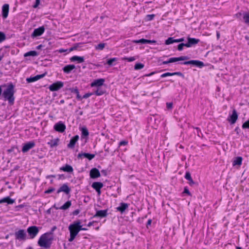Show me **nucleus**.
Listing matches in <instances>:
<instances>
[{"instance_id":"f257e3e1","label":"nucleus","mask_w":249,"mask_h":249,"mask_svg":"<svg viewBox=\"0 0 249 249\" xmlns=\"http://www.w3.org/2000/svg\"><path fill=\"white\" fill-rule=\"evenodd\" d=\"M2 87L5 88L3 91V97L4 98L5 100H8L11 105L13 104L15 100L14 97L15 91L13 85L12 84H9L3 86Z\"/></svg>"},{"instance_id":"f03ea898","label":"nucleus","mask_w":249,"mask_h":249,"mask_svg":"<svg viewBox=\"0 0 249 249\" xmlns=\"http://www.w3.org/2000/svg\"><path fill=\"white\" fill-rule=\"evenodd\" d=\"M81 222L80 220L74 221L69 227L70 232V238L69 239L70 242L72 241L77 235L78 233L82 229Z\"/></svg>"},{"instance_id":"7ed1b4c3","label":"nucleus","mask_w":249,"mask_h":249,"mask_svg":"<svg viewBox=\"0 0 249 249\" xmlns=\"http://www.w3.org/2000/svg\"><path fill=\"white\" fill-rule=\"evenodd\" d=\"M51 240L49 235L45 234L40 237L38 241V244L41 247L48 248L50 246Z\"/></svg>"},{"instance_id":"20e7f679","label":"nucleus","mask_w":249,"mask_h":249,"mask_svg":"<svg viewBox=\"0 0 249 249\" xmlns=\"http://www.w3.org/2000/svg\"><path fill=\"white\" fill-rule=\"evenodd\" d=\"M64 84L62 82L57 81L53 83L49 87V89L52 91H57L63 87Z\"/></svg>"},{"instance_id":"39448f33","label":"nucleus","mask_w":249,"mask_h":249,"mask_svg":"<svg viewBox=\"0 0 249 249\" xmlns=\"http://www.w3.org/2000/svg\"><path fill=\"white\" fill-rule=\"evenodd\" d=\"M27 231L31 236V238H34L38 233L39 230L36 226H31L28 228Z\"/></svg>"},{"instance_id":"423d86ee","label":"nucleus","mask_w":249,"mask_h":249,"mask_svg":"<svg viewBox=\"0 0 249 249\" xmlns=\"http://www.w3.org/2000/svg\"><path fill=\"white\" fill-rule=\"evenodd\" d=\"M186 59H188V58L186 56H181L179 57L171 58L169 59L168 61H163L162 63L163 64H167L170 63H173L178 61L185 60Z\"/></svg>"},{"instance_id":"0eeeda50","label":"nucleus","mask_w":249,"mask_h":249,"mask_svg":"<svg viewBox=\"0 0 249 249\" xmlns=\"http://www.w3.org/2000/svg\"><path fill=\"white\" fill-rule=\"evenodd\" d=\"M35 143L34 142H30L28 143H25L22 147V151L24 153L28 151L30 149L34 147Z\"/></svg>"},{"instance_id":"6e6552de","label":"nucleus","mask_w":249,"mask_h":249,"mask_svg":"<svg viewBox=\"0 0 249 249\" xmlns=\"http://www.w3.org/2000/svg\"><path fill=\"white\" fill-rule=\"evenodd\" d=\"M54 129L59 132H63L65 129L66 126L64 124L62 123H57L54 126Z\"/></svg>"},{"instance_id":"1a4fd4ad","label":"nucleus","mask_w":249,"mask_h":249,"mask_svg":"<svg viewBox=\"0 0 249 249\" xmlns=\"http://www.w3.org/2000/svg\"><path fill=\"white\" fill-rule=\"evenodd\" d=\"M103 186V184L101 182H93L92 184V187L96 190V191L98 192V195H100L101 191L100 189L102 188Z\"/></svg>"},{"instance_id":"9d476101","label":"nucleus","mask_w":249,"mask_h":249,"mask_svg":"<svg viewBox=\"0 0 249 249\" xmlns=\"http://www.w3.org/2000/svg\"><path fill=\"white\" fill-rule=\"evenodd\" d=\"M44 30L45 29L44 27H40L37 29H35L32 36L33 37L40 36L44 33Z\"/></svg>"},{"instance_id":"9b49d317","label":"nucleus","mask_w":249,"mask_h":249,"mask_svg":"<svg viewBox=\"0 0 249 249\" xmlns=\"http://www.w3.org/2000/svg\"><path fill=\"white\" fill-rule=\"evenodd\" d=\"M105 82V80L104 79H99L95 80L94 82L91 83V87H100L103 85Z\"/></svg>"},{"instance_id":"f8f14e48","label":"nucleus","mask_w":249,"mask_h":249,"mask_svg":"<svg viewBox=\"0 0 249 249\" xmlns=\"http://www.w3.org/2000/svg\"><path fill=\"white\" fill-rule=\"evenodd\" d=\"M90 176L91 178H96L100 177V174L98 169L93 168L90 170Z\"/></svg>"},{"instance_id":"ddd939ff","label":"nucleus","mask_w":249,"mask_h":249,"mask_svg":"<svg viewBox=\"0 0 249 249\" xmlns=\"http://www.w3.org/2000/svg\"><path fill=\"white\" fill-rule=\"evenodd\" d=\"M9 6L7 4H5L2 6V17L5 18L7 17L9 12Z\"/></svg>"},{"instance_id":"4468645a","label":"nucleus","mask_w":249,"mask_h":249,"mask_svg":"<svg viewBox=\"0 0 249 249\" xmlns=\"http://www.w3.org/2000/svg\"><path fill=\"white\" fill-rule=\"evenodd\" d=\"M16 236L18 239L24 240L25 238V233L23 230H19L16 233Z\"/></svg>"},{"instance_id":"2eb2a0df","label":"nucleus","mask_w":249,"mask_h":249,"mask_svg":"<svg viewBox=\"0 0 249 249\" xmlns=\"http://www.w3.org/2000/svg\"><path fill=\"white\" fill-rule=\"evenodd\" d=\"M184 64H193V65H195L199 66L200 67H201L204 66L203 62H202L201 61H197V60H191L189 61L185 62H184Z\"/></svg>"},{"instance_id":"dca6fc26","label":"nucleus","mask_w":249,"mask_h":249,"mask_svg":"<svg viewBox=\"0 0 249 249\" xmlns=\"http://www.w3.org/2000/svg\"><path fill=\"white\" fill-rule=\"evenodd\" d=\"M79 139V136L78 135H76L73 138H72L68 145V147L69 148H73L75 144V143L77 142Z\"/></svg>"},{"instance_id":"f3484780","label":"nucleus","mask_w":249,"mask_h":249,"mask_svg":"<svg viewBox=\"0 0 249 249\" xmlns=\"http://www.w3.org/2000/svg\"><path fill=\"white\" fill-rule=\"evenodd\" d=\"M238 117V115L236 111L235 110H233L232 115L230 116V119H229V121L231 122V124H234L236 122Z\"/></svg>"},{"instance_id":"a211bd4d","label":"nucleus","mask_w":249,"mask_h":249,"mask_svg":"<svg viewBox=\"0 0 249 249\" xmlns=\"http://www.w3.org/2000/svg\"><path fill=\"white\" fill-rule=\"evenodd\" d=\"M107 210L98 211L94 215V217H105L107 216Z\"/></svg>"},{"instance_id":"6ab92c4d","label":"nucleus","mask_w":249,"mask_h":249,"mask_svg":"<svg viewBox=\"0 0 249 249\" xmlns=\"http://www.w3.org/2000/svg\"><path fill=\"white\" fill-rule=\"evenodd\" d=\"M70 189L68 186L65 184L63 185L58 190L57 193H59L60 192H64L66 194H68L70 192Z\"/></svg>"},{"instance_id":"aec40b11","label":"nucleus","mask_w":249,"mask_h":249,"mask_svg":"<svg viewBox=\"0 0 249 249\" xmlns=\"http://www.w3.org/2000/svg\"><path fill=\"white\" fill-rule=\"evenodd\" d=\"M15 200L11 199L9 197H7L0 200V203H7L8 204H13Z\"/></svg>"},{"instance_id":"412c9836","label":"nucleus","mask_w":249,"mask_h":249,"mask_svg":"<svg viewBox=\"0 0 249 249\" xmlns=\"http://www.w3.org/2000/svg\"><path fill=\"white\" fill-rule=\"evenodd\" d=\"M242 158L240 157L236 158L233 161V166L238 165L240 166L242 163Z\"/></svg>"},{"instance_id":"4be33fe9","label":"nucleus","mask_w":249,"mask_h":249,"mask_svg":"<svg viewBox=\"0 0 249 249\" xmlns=\"http://www.w3.org/2000/svg\"><path fill=\"white\" fill-rule=\"evenodd\" d=\"M70 60L71 61H77L78 63H82L84 61V58L83 57L78 56H73L71 58Z\"/></svg>"},{"instance_id":"5701e85b","label":"nucleus","mask_w":249,"mask_h":249,"mask_svg":"<svg viewBox=\"0 0 249 249\" xmlns=\"http://www.w3.org/2000/svg\"><path fill=\"white\" fill-rule=\"evenodd\" d=\"M74 68H75L74 65H67L63 68V71L65 73H68L71 71L72 70H73Z\"/></svg>"},{"instance_id":"b1692460","label":"nucleus","mask_w":249,"mask_h":249,"mask_svg":"<svg viewBox=\"0 0 249 249\" xmlns=\"http://www.w3.org/2000/svg\"><path fill=\"white\" fill-rule=\"evenodd\" d=\"M44 76V75H36L35 77H31V78H28L27 79V81L30 83V82H35L36 81H37L38 80V79H39L40 78H42Z\"/></svg>"},{"instance_id":"393cba45","label":"nucleus","mask_w":249,"mask_h":249,"mask_svg":"<svg viewBox=\"0 0 249 249\" xmlns=\"http://www.w3.org/2000/svg\"><path fill=\"white\" fill-rule=\"evenodd\" d=\"M128 206L127 204L122 203L120 207L117 208V210L123 213L127 208Z\"/></svg>"},{"instance_id":"a878e982","label":"nucleus","mask_w":249,"mask_h":249,"mask_svg":"<svg viewBox=\"0 0 249 249\" xmlns=\"http://www.w3.org/2000/svg\"><path fill=\"white\" fill-rule=\"evenodd\" d=\"M181 75V73L179 72H174V73L167 72V73L162 74L161 75V77L163 78V77H165L168 76H172V75Z\"/></svg>"},{"instance_id":"bb28decb","label":"nucleus","mask_w":249,"mask_h":249,"mask_svg":"<svg viewBox=\"0 0 249 249\" xmlns=\"http://www.w3.org/2000/svg\"><path fill=\"white\" fill-rule=\"evenodd\" d=\"M58 142L59 139H56L51 140L50 142H48V144L50 145L51 147H53L58 145Z\"/></svg>"},{"instance_id":"cd10ccee","label":"nucleus","mask_w":249,"mask_h":249,"mask_svg":"<svg viewBox=\"0 0 249 249\" xmlns=\"http://www.w3.org/2000/svg\"><path fill=\"white\" fill-rule=\"evenodd\" d=\"M60 169L65 172H71L73 171L72 167L69 165H67L65 167L61 168Z\"/></svg>"},{"instance_id":"c85d7f7f","label":"nucleus","mask_w":249,"mask_h":249,"mask_svg":"<svg viewBox=\"0 0 249 249\" xmlns=\"http://www.w3.org/2000/svg\"><path fill=\"white\" fill-rule=\"evenodd\" d=\"M188 40L189 41L191 46L196 44L199 41V39L190 37L188 38Z\"/></svg>"},{"instance_id":"c756f323","label":"nucleus","mask_w":249,"mask_h":249,"mask_svg":"<svg viewBox=\"0 0 249 249\" xmlns=\"http://www.w3.org/2000/svg\"><path fill=\"white\" fill-rule=\"evenodd\" d=\"M139 43H155L156 42L155 40H147L145 39H141L139 40Z\"/></svg>"},{"instance_id":"7c9ffc66","label":"nucleus","mask_w":249,"mask_h":249,"mask_svg":"<svg viewBox=\"0 0 249 249\" xmlns=\"http://www.w3.org/2000/svg\"><path fill=\"white\" fill-rule=\"evenodd\" d=\"M37 55V52L36 51H30V52L25 53L24 54V56L25 57H27L29 56H36Z\"/></svg>"},{"instance_id":"2f4dec72","label":"nucleus","mask_w":249,"mask_h":249,"mask_svg":"<svg viewBox=\"0 0 249 249\" xmlns=\"http://www.w3.org/2000/svg\"><path fill=\"white\" fill-rule=\"evenodd\" d=\"M71 205V202L70 201H67L65 203L61 208V209L62 210H67L68 209Z\"/></svg>"},{"instance_id":"473e14b6","label":"nucleus","mask_w":249,"mask_h":249,"mask_svg":"<svg viewBox=\"0 0 249 249\" xmlns=\"http://www.w3.org/2000/svg\"><path fill=\"white\" fill-rule=\"evenodd\" d=\"M82 43H77L73 45L72 47L70 49V52L73 51L74 50H76L78 48L82 47Z\"/></svg>"},{"instance_id":"72a5a7b5","label":"nucleus","mask_w":249,"mask_h":249,"mask_svg":"<svg viewBox=\"0 0 249 249\" xmlns=\"http://www.w3.org/2000/svg\"><path fill=\"white\" fill-rule=\"evenodd\" d=\"M176 39H173V37H169L165 41V44L166 45H169L171 44H172L173 43H176Z\"/></svg>"},{"instance_id":"f704fd0d","label":"nucleus","mask_w":249,"mask_h":249,"mask_svg":"<svg viewBox=\"0 0 249 249\" xmlns=\"http://www.w3.org/2000/svg\"><path fill=\"white\" fill-rule=\"evenodd\" d=\"M243 18L246 23H249V12H246L243 14Z\"/></svg>"},{"instance_id":"c9c22d12","label":"nucleus","mask_w":249,"mask_h":249,"mask_svg":"<svg viewBox=\"0 0 249 249\" xmlns=\"http://www.w3.org/2000/svg\"><path fill=\"white\" fill-rule=\"evenodd\" d=\"M82 136L87 137L89 135V132L88 129L86 127H83L81 128Z\"/></svg>"},{"instance_id":"e433bc0d","label":"nucleus","mask_w":249,"mask_h":249,"mask_svg":"<svg viewBox=\"0 0 249 249\" xmlns=\"http://www.w3.org/2000/svg\"><path fill=\"white\" fill-rule=\"evenodd\" d=\"M106 44L101 43L95 47L96 50H102L105 47Z\"/></svg>"},{"instance_id":"4c0bfd02","label":"nucleus","mask_w":249,"mask_h":249,"mask_svg":"<svg viewBox=\"0 0 249 249\" xmlns=\"http://www.w3.org/2000/svg\"><path fill=\"white\" fill-rule=\"evenodd\" d=\"M144 67V65L141 63H137L135 65V70H140Z\"/></svg>"},{"instance_id":"58836bf2","label":"nucleus","mask_w":249,"mask_h":249,"mask_svg":"<svg viewBox=\"0 0 249 249\" xmlns=\"http://www.w3.org/2000/svg\"><path fill=\"white\" fill-rule=\"evenodd\" d=\"M83 155L85 158H88L89 160L92 159L94 157V155H91L88 153H84Z\"/></svg>"},{"instance_id":"ea45409f","label":"nucleus","mask_w":249,"mask_h":249,"mask_svg":"<svg viewBox=\"0 0 249 249\" xmlns=\"http://www.w3.org/2000/svg\"><path fill=\"white\" fill-rule=\"evenodd\" d=\"M185 178L190 181H192V183H194V182L191 178V174L189 172L186 173L185 175Z\"/></svg>"},{"instance_id":"a19ab883","label":"nucleus","mask_w":249,"mask_h":249,"mask_svg":"<svg viewBox=\"0 0 249 249\" xmlns=\"http://www.w3.org/2000/svg\"><path fill=\"white\" fill-rule=\"evenodd\" d=\"M95 93L97 96H100L104 93V91L101 90L100 89H98L95 91Z\"/></svg>"},{"instance_id":"79ce46f5","label":"nucleus","mask_w":249,"mask_h":249,"mask_svg":"<svg viewBox=\"0 0 249 249\" xmlns=\"http://www.w3.org/2000/svg\"><path fill=\"white\" fill-rule=\"evenodd\" d=\"M155 17V15H148L146 17V18L147 20L150 21L153 19V18Z\"/></svg>"},{"instance_id":"37998d69","label":"nucleus","mask_w":249,"mask_h":249,"mask_svg":"<svg viewBox=\"0 0 249 249\" xmlns=\"http://www.w3.org/2000/svg\"><path fill=\"white\" fill-rule=\"evenodd\" d=\"M242 127L244 128H249V120L244 123Z\"/></svg>"},{"instance_id":"c03bdc74","label":"nucleus","mask_w":249,"mask_h":249,"mask_svg":"<svg viewBox=\"0 0 249 249\" xmlns=\"http://www.w3.org/2000/svg\"><path fill=\"white\" fill-rule=\"evenodd\" d=\"M5 38V35L3 33L0 32V42L4 40Z\"/></svg>"},{"instance_id":"a18cd8bd","label":"nucleus","mask_w":249,"mask_h":249,"mask_svg":"<svg viewBox=\"0 0 249 249\" xmlns=\"http://www.w3.org/2000/svg\"><path fill=\"white\" fill-rule=\"evenodd\" d=\"M124 59L127 60L129 62H131L134 61L136 58L134 57H130L124 58Z\"/></svg>"},{"instance_id":"49530a36","label":"nucleus","mask_w":249,"mask_h":249,"mask_svg":"<svg viewBox=\"0 0 249 249\" xmlns=\"http://www.w3.org/2000/svg\"><path fill=\"white\" fill-rule=\"evenodd\" d=\"M116 61V58H111V59H109L108 61H107V64L109 65H111L112 64V63L115 61Z\"/></svg>"},{"instance_id":"de8ad7c7","label":"nucleus","mask_w":249,"mask_h":249,"mask_svg":"<svg viewBox=\"0 0 249 249\" xmlns=\"http://www.w3.org/2000/svg\"><path fill=\"white\" fill-rule=\"evenodd\" d=\"M173 104L172 103H167L166 107L168 109H171L172 108Z\"/></svg>"},{"instance_id":"09e8293b","label":"nucleus","mask_w":249,"mask_h":249,"mask_svg":"<svg viewBox=\"0 0 249 249\" xmlns=\"http://www.w3.org/2000/svg\"><path fill=\"white\" fill-rule=\"evenodd\" d=\"M183 47H184V43H181L178 45V49L179 51H181Z\"/></svg>"},{"instance_id":"8fccbe9b","label":"nucleus","mask_w":249,"mask_h":249,"mask_svg":"<svg viewBox=\"0 0 249 249\" xmlns=\"http://www.w3.org/2000/svg\"><path fill=\"white\" fill-rule=\"evenodd\" d=\"M92 95V93H87L83 96L84 98H88Z\"/></svg>"},{"instance_id":"3c124183","label":"nucleus","mask_w":249,"mask_h":249,"mask_svg":"<svg viewBox=\"0 0 249 249\" xmlns=\"http://www.w3.org/2000/svg\"><path fill=\"white\" fill-rule=\"evenodd\" d=\"M40 3V0H36V4L34 5V7L36 8Z\"/></svg>"},{"instance_id":"603ef678","label":"nucleus","mask_w":249,"mask_h":249,"mask_svg":"<svg viewBox=\"0 0 249 249\" xmlns=\"http://www.w3.org/2000/svg\"><path fill=\"white\" fill-rule=\"evenodd\" d=\"M53 191H54V189L51 188V189H48V190L46 191H45V193H46V194H50V193L53 192Z\"/></svg>"},{"instance_id":"864d4df0","label":"nucleus","mask_w":249,"mask_h":249,"mask_svg":"<svg viewBox=\"0 0 249 249\" xmlns=\"http://www.w3.org/2000/svg\"><path fill=\"white\" fill-rule=\"evenodd\" d=\"M128 142L127 141H122L120 143V145H125L127 144Z\"/></svg>"},{"instance_id":"5fc2aeb1","label":"nucleus","mask_w":249,"mask_h":249,"mask_svg":"<svg viewBox=\"0 0 249 249\" xmlns=\"http://www.w3.org/2000/svg\"><path fill=\"white\" fill-rule=\"evenodd\" d=\"M184 38H179L178 39H176V42H182L184 41Z\"/></svg>"},{"instance_id":"6e6d98bb","label":"nucleus","mask_w":249,"mask_h":249,"mask_svg":"<svg viewBox=\"0 0 249 249\" xmlns=\"http://www.w3.org/2000/svg\"><path fill=\"white\" fill-rule=\"evenodd\" d=\"M184 193H186L189 195H190V193L189 190L186 188H185L184 191Z\"/></svg>"},{"instance_id":"4d7b16f0","label":"nucleus","mask_w":249,"mask_h":249,"mask_svg":"<svg viewBox=\"0 0 249 249\" xmlns=\"http://www.w3.org/2000/svg\"><path fill=\"white\" fill-rule=\"evenodd\" d=\"M184 46L186 47H191L192 46L191 45V44H190L189 42L188 41L187 43L186 44H184Z\"/></svg>"},{"instance_id":"13d9d810","label":"nucleus","mask_w":249,"mask_h":249,"mask_svg":"<svg viewBox=\"0 0 249 249\" xmlns=\"http://www.w3.org/2000/svg\"><path fill=\"white\" fill-rule=\"evenodd\" d=\"M79 213V210H76L74 211L73 212V214H74V215H77V214H78Z\"/></svg>"},{"instance_id":"bf43d9fd","label":"nucleus","mask_w":249,"mask_h":249,"mask_svg":"<svg viewBox=\"0 0 249 249\" xmlns=\"http://www.w3.org/2000/svg\"><path fill=\"white\" fill-rule=\"evenodd\" d=\"M242 16V14L241 13H238L237 14H236L235 15V16L237 18H240L241 17V16Z\"/></svg>"},{"instance_id":"052dcab7","label":"nucleus","mask_w":249,"mask_h":249,"mask_svg":"<svg viewBox=\"0 0 249 249\" xmlns=\"http://www.w3.org/2000/svg\"><path fill=\"white\" fill-rule=\"evenodd\" d=\"M216 36H217V38L219 39L220 37V33L218 32L216 33Z\"/></svg>"},{"instance_id":"680f3d73","label":"nucleus","mask_w":249,"mask_h":249,"mask_svg":"<svg viewBox=\"0 0 249 249\" xmlns=\"http://www.w3.org/2000/svg\"><path fill=\"white\" fill-rule=\"evenodd\" d=\"M77 98L79 99H81V96L79 95L78 93L77 94Z\"/></svg>"},{"instance_id":"e2e57ef3","label":"nucleus","mask_w":249,"mask_h":249,"mask_svg":"<svg viewBox=\"0 0 249 249\" xmlns=\"http://www.w3.org/2000/svg\"><path fill=\"white\" fill-rule=\"evenodd\" d=\"M132 42L135 43H139V40H133V41H132Z\"/></svg>"},{"instance_id":"0e129e2a","label":"nucleus","mask_w":249,"mask_h":249,"mask_svg":"<svg viewBox=\"0 0 249 249\" xmlns=\"http://www.w3.org/2000/svg\"><path fill=\"white\" fill-rule=\"evenodd\" d=\"M153 74H154V72H152L149 74L146 75V76H151V75H153Z\"/></svg>"},{"instance_id":"69168bd1","label":"nucleus","mask_w":249,"mask_h":249,"mask_svg":"<svg viewBox=\"0 0 249 249\" xmlns=\"http://www.w3.org/2000/svg\"><path fill=\"white\" fill-rule=\"evenodd\" d=\"M66 51L65 50H59V52H60V53H63V52H65Z\"/></svg>"},{"instance_id":"338daca9","label":"nucleus","mask_w":249,"mask_h":249,"mask_svg":"<svg viewBox=\"0 0 249 249\" xmlns=\"http://www.w3.org/2000/svg\"><path fill=\"white\" fill-rule=\"evenodd\" d=\"M60 103H61V104H63V103H64V100H61V101H60Z\"/></svg>"},{"instance_id":"774afa93","label":"nucleus","mask_w":249,"mask_h":249,"mask_svg":"<svg viewBox=\"0 0 249 249\" xmlns=\"http://www.w3.org/2000/svg\"><path fill=\"white\" fill-rule=\"evenodd\" d=\"M236 249H241L240 247H236Z\"/></svg>"}]
</instances>
